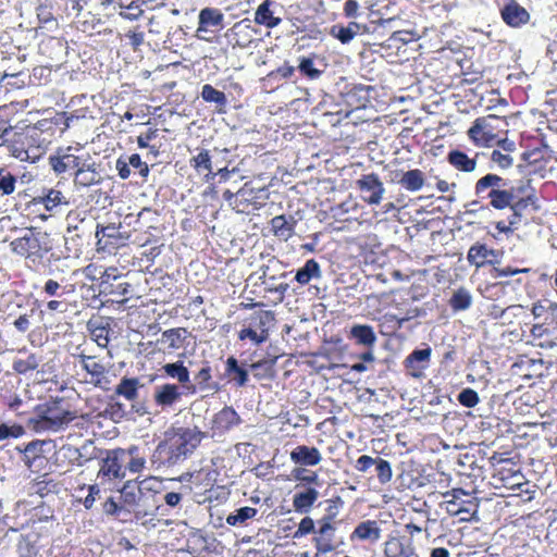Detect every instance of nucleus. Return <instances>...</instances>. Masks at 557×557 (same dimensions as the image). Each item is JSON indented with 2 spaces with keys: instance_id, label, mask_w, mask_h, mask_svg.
I'll return each instance as SVG.
<instances>
[{
  "instance_id": "32",
  "label": "nucleus",
  "mask_w": 557,
  "mask_h": 557,
  "mask_svg": "<svg viewBox=\"0 0 557 557\" xmlns=\"http://www.w3.org/2000/svg\"><path fill=\"white\" fill-rule=\"evenodd\" d=\"M271 231L275 237L287 242L295 234L296 220L289 215H275L271 221Z\"/></svg>"
},
{
  "instance_id": "33",
  "label": "nucleus",
  "mask_w": 557,
  "mask_h": 557,
  "mask_svg": "<svg viewBox=\"0 0 557 557\" xmlns=\"http://www.w3.org/2000/svg\"><path fill=\"white\" fill-rule=\"evenodd\" d=\"M348 338L352 339L356 345L363 346L364 348H373L376 343L373 327L368 324L351 325Z\"/></svg>"
},
{
  "instance_id": "44",
  "label": "nucleus",
  "mask_w": 557,
  "mask_h": 557,
  "mask_svg": "<svg viewBox=\"0 0 557 557\" xmlns=\"http://www.w3.org/2000/svg\"><path fill=\"white\" fill-rule=\"evenodd\" d=\"M41 362V357L36 352H28L25 358H15L12 369L17 374H26L36 370Z\"/></svg>"
},
{
  "instance_id": "4",
  "label": "nucleus",
  "mask_w": 557,
  "mask_h": 557,
  "mask_svg": "<svg viewBox=\"0 0 557 557\" xmlns=\"http://www.w3.org/2000/svg\"><path fill=\"white\" fill-rule=\"evenodd\" d=\"M42 132L35 125H26L22 128L13 127L2 145L9 154L20 161L36 162L44 153Z\"/></svg>"
},
{
  "instance_id": "36",
  "label": "nucleus",
  "mask_w": 557,
  "mask_h": 557,
  "mask_svg": "<svg viewBox=\"0 0 557 557\" xmlns=\"http://www.w3.org/2000/svg\"><path fill=\"white\" fill-rule=\"evenodd\" d=\"M189 165L198 173H205L207 180L213 178L211 154L208 149H198V152L189 159Z\"/></svg>"
},
{
  "instance_id": "11",
  "label": "nucleus",
  "mask_w": 557,
  "mask_h": 557,
  "mask_svg": "<svg viewBox=\"0 0 557 557\" xmlns=\"http://www.w3.org/2000/svg\"><path fill=\"white\" fill-rule=\"evenodd\" d=\"M499 117L494 114L478 117L468 129L467 135L478 147H492L497 138V126L494 125Z\"/></svg>"
},
{
  "instance_id": "9",
  "label": "nucleus",
  "mask_w": 557,
  "mask_h": 557,
  "mask_svg": "<svg viewBox=\"0 0 557 557\" xmlns=\"http://www.w3.org/2000/svg\"><path fill=\"white\" fill-rule=\"evenodd\" d=\"M248 327L238 332V338L245 341L249 338L256 345L268 341L269 329L275 322V314L271 310H259L246 319Z\"/></svg>"
},
{
  "instance_id": "18",
  "label": "nucleus",
  "mask_w": 557,
  "mask_h": 557,
  "mask_svg": "<svg viewBox=\"0 0 557 557\" xmlns=\"http://www.w3.org/2000/svg\"><path fill=\"white\" fill-rule=\"evenodd\" d=\"M500 252L490 248L486 244L476 243L468 250L467 259L471 265L483 268L487 264L495 265L499 263Z\"/></svg>"
},
{
  "instance_id": "29",
  "label": "nucleus",
  "mask_w": 557,
  "mask_h": 557,
  "mask_svg": "<svg viewBox=\"0 0 557 557\" xmlns=\"http://www.w3.org/2000/svg\"><path fill=\"white\" fill-rule=\"evenodd\" d=\"M224 376L228 382L234 383V385L238 387L245 386L249 380L248 370L239 364L237 358L234 356H230L225 360Z\"/></svg>"
},
{
  "instance_id": "26",
  "label": "nucleus",
  "mask_w": 557,
  "mask_h": 557,
  "mask_svg": "<svg viewBox=\"0 0 557 557\" xmlns=\"http://www.w3.org/2000/svg\"><path fill=\"white\" fill-rule=\"evenodd\" d=\"M102 181V176L98 170L96 161L87 159L85 164L78 168L74 174V183L77 186L89 187L91 185L99 184Z\"/></svg>"
},
{
  "instance_id": "34",
  "label": "nucleus",
  "mask_w": 557,
  "mask_h": 557,
  "mask_svg": "<svg viewBox=\"0 0 557 557\" xmlns=\"http://www.w3.org/2000/svg\"><path fill=\"white\" fill-rule=\"evenodd\" d=\"M62 203H67L64 194L60 189L48 188L42 190V195L34 197L28 206L44 205L47 212H52Z\"/></svg>"
},
{
  "instance_id": "38",
  "label": "nucleus",
  "mask_w": 557,
  "mask_h": 557,
  "mask_svg": "<svg viewBox=\"0 0 557 557\" xmlns=\"http://www.w3.org/2000/svg\"><path fill=\"white\" fill-rule=\"evenodd\" d=\"M424 173L420 169H411L401 174L398 184L409 191H417L424 185Z\"/></svg>"
},
{
  "instance_id": "63",
  "label": "nucleus",
  "mask_w": 557,
  "mask_h": 557,
  "mask_svg": "<svg viewBox=\"0 0 557 557\" xmlns=\"http://www.w3.org/2000/svg\"><path fill=\"white\" fill-rule=\"evenodd\" d=\"M23 434L24 429L18 424H13L12 426L0 424V442L8 438H18Z\"/></svg>"
},
{
  "instance_id": "45",
  "label": "nucleus",
  "mask_w": 557,
  "mask_h": 557,
  "mask_svg": "<svg viewBox=\"0 0 557 557\" xmlns=\"http://www.w3.org/2000/svg\"><path fill=\"white\" fill-rule=\"evenodd\" d=\"M358 27L356 22H349L348 26L333 24L330 29V36L336 38L342 45H348L356 36Z\"/></svg>"
},
{
  "instance_id": "20",
  "label": "nucleus",
  "mask_w": 557,
  "mask_h": 557,
  "mask_svg": "<svg viewBox=\"0 0 557 557\" xmlns=\"http://www.w3.org/2000/svg\"><path fill=\"white\" fill-rule=\"evenodd\" d=\"M82 368L90 375V383L95 386H101L107 381V366L96 356L78 354Z\"/></svg>"
},
{
  "instance_id": "59",
  "label": "nucleus",
  "mask_w": 557,
  "mask_h": 557,
  "mask_svg": "<svg viewBox=\"0 0 557 557\" xmlns=\"http://www.w3.org/2000/svg\"><path fill=\"white\" fill-rule=\"evenodd\" d=\"M458 400L466 408H474L480 401V397L475 389L467 387L459 393Z\"/></svg>"
},
{
  "instance_id": "50",
  "label": "nucleus",
  "mask_w": 557,
  "mask_h": 557,
  "mask_svg": "<svg viewBox=\"0 0 557 557\" xmlns=\"http://www.w3.org/2000/svg\"><path fill=\"white\" fill-rule=\"evenodd\" d=\"M185 333L184 329H169L162 332L161 341L166 344V347L170 349H177L182 346Z\"/></svg>"
},
{
  "instance_id": "2",
  "label": "nucleus",
  "mask_w": 557,
  "mask_h": 557,
  "mask_svg": "<svg viewBox=\"0 0 557 557\" xmlns=\"http://www.w3.org/2000/svg\"><path fill=\"white\" fill-rule=\"evenodd\" d=\"M207 437L208 434L196 426L172 428L157 445L154 457L164 466H176L189 458Z\"/></svg>"
},
{
  "instance_id": "40",
  "label": "nucleus",
  "mask_w": 557,
  "mask_h": 557,
  "mask_svg": "<svg viewBox=\"0 0 557 557\" xmlns=\"http://www.w3.org/2000/svg\"><path fill=\"white\" fill-rule=\"evenodd\" d=\"M321 265L314 259L307 260L296 273L295 280L300 285H308L314 278H321Z\"/></svg>"
},
{
  "instance_id": "17",
  "label": "nucleus",
  "mask_w": 557,
  "mask_h": 557,
  "mask_svg": "<svg viewBox=\"0 0 557 557\" xmlns=\"http://www.w3.org/2000/svg\"><path fill=\"white\" fill-rule=\"evenodd\" d=\"M115 168L117 170L119 176L122 180H127L131 177V168L136 169L137 173H139V175L144 178V182H147V177L149 176V164L145 162L138 153L119 157L115 163Z\"/></svg>"
},
{
  "instance_id": "47",
  "label": "nucleus",
  "mask_w": 557,
  "mask_h": 557,
  "mask_svg": "<svg viewBox=\"0 0 557 557\" xmlns=\"http://www.w3.org/2000/svg\"><path fill=\"white\" fill-rule=\"evenodd\" d=\"M140 381L138 377H122L121 382L115 388V393L124 396L128 400H136L138 398V388Z\"/></svg>"
},
{
  "instance_id": "61",
  "label": "nucleus",
  "mask_w": 557,
  "mask_h": 557,
  "mask_svg": "<svg viewBox=\"0 0 557 557\" xmlns=\"http://www.w3.org/2000/svg\"><path fill=\"white\" fill-rule=\"evenodd\" d=\"M510 488L511 490H518L519 494H517V495L521 496L524 502L532 500L534 498V494L536 493L535 490H531L530 488L529 482L524 481V480H520V481L513 482L510 485Z\"/></svg>"
},
{
  "instance_id": "56",
  "label": "nucleus",
  "mask_w": 557,
  "mask_h": 557,
  "mask_svg": "<svg viewBox=\"0 0 557 557\" xmlns=\"http://www.w3.org/2000/svg\"><path fill=\"white\" fill-rule=\"evenodd\" d=\"M375 472L376 478L381 484H386L392 480V467L387 460L375 458Z\"/></svg>"
},
{
  "instance_id": "24",
  "label": "nucleus",
  "mask_w": 557,
  "mask_h": 557,
  "mask_svg": "<svg viewBox=\"0 0 557 557\" xmlns=\"http://www.w3.org/2000/svg\"><path fill=\"white\" fill-rule=\"evenodd\" d=\"M431 347L414 349L405 359L404 366L408 373L414 377L422 375L423 370L429 367L431 359Z\"/></svg>"
},
{
  "instance_id": "57",
  "label": "nucleus",
  "mask_w": 557,
  "mask_h": 557,
  "mask_svg": "<svg viewBox=\"0 0 557 557\" xmlns=\"http://www.w3.org/2000/svg\"><path fill=\"white\" fill-rule=\"evenodd\" d=\"M16 177L5 170L0 168V193L2 195H10L15 189Z\"/></svg>"
},
{
  "instance_id": "25",
  "label": "nucleus",
  "mask_w": 557,
  "mask_h": 557,
  "mask_svg": "<svg viewBox=\"0 0 557 557\" xmlns=\"http://www.w3.org/2000/svg\"><path fill=\"white\" fill-rule=\"evenodd\" d=\"M381 537V528L375 520H364L359 522L349 534V541L374 543Z\"/></svg>"
},
{
  "instance_id": "55",
  "label": "nucleus",
  "mask_w": 557,
  "mask_h": 557,
  "mask_svg": "<svg viewBox=\"0 0 557 557\" xmlns=\"http://www.w3.org/2000/svg\"><path fill=\"white\" fill-rule=\"evenodd\" d=\"M57 488V484L53 482V480L42 479L39 481H36L32 484V492L30 495H38L40 497H45L51 493H54Z\"/></svg>"
},
{
  "instance_id": "48",
  "label": "nucleus",
  "mask_w": 557,
  "mask_h": 557,
  "mask_svg": "<svg viewBox=\"0 0 557 557\" xmlns=\"http://www.w3.org/2000/svg\"><path fill=\"white\" fill-rule=\"evenodd\" d=\"M472 305V296L467 288L460 287L454 292L449 299V306L454 311H463Z\"/></svg>"
},
{
  "instance_id": "35",
  "label": "nucleus",
  "mask_w": 557,
  "mask_h": 557,
  "mask_svg": "<svg viewBox=\"0 0 557 557\" xmlns=\"http://www.w3.org/2000/svg\"><path fill=\"white\" fill-rule=\"evenodd\" d=\"M531 313L535 319L543 320L544 324L557 323V302L548 299L537 300L531 308Z\"/></svg>"
},
{
  "instance_id": "64",
  "label": "nucleus",
  "mask_w": 557,
  "mask_h": 557,
  "mask_svg": "<svg viewBox=\"0 0 557 557\" xmlns=\"http://www.w3.org/2000/svg\"><path fill=\"white\" fill-rule=\"evenodd\" d=\"M293 475L297 481L300 482H306L309 484L319 483V474L317 472H309L306 469L295 468L293 470Z\"/></svg>"
},
{
  "instance_id": "49",
  "label": "nucleus",
  "mask_w": 557,
  "mask_h": 557,
  "mask_svg": "<svg viewBox=\"0 0 557 557\" xmlns=\"http://www.w3.org/2000/svg\"><path fill=\"white\" fill-rule=\"evenodd\" d=\"M274 359H262L251 363L250 368L253 371V375L259 379H271L274 376Z\"/></svg>"
},
{
  "instance_id": "22",
  "label": "nucleus",
  "mask_w": 557,
  "mask_h": 557,
  "mask_svg": "<svg viewBox=\"0 0 557 557\" xmlns=\"http://www.w3.org/2000/svg\"><path fill=\"white\" fill-rule=\"evenodd\" d=\"M384 557H417L410 539L405 536H391L383 544Z\"/></svg>"
},
{
  "instance_id": "60",
  "label": "nucleus",
  "mask_w": 557,
  "mask_h": 557,
  "mask_svg": "<svg viewBox=\"0 0 557 557\" xmlns=\"http://www.w3.org/2000/svg\"><path fill=\"white\" fill-rule=\"evenodd\" d=\"M51 70L46 66H36L33 69L30 82L35 85H46L50 81Z\"/></svg>"
},
{
  "instance_id": "43",
  "label": "nucleus",
  "mask_w": 557,
  "mask_h": 557,
  "mask_svg": "<svg viewBox=\"0 0 557 557\" xmlns=\"http://www.w3.org/2000/svg\"><path fill=\"white\" fill-rule=\"evenodd\" d=\"M38 29H57L58 20L52 13V7L48 3H40L36 8Z\"/></svg>"
},
{
  "instance_id": "13",
  "label": "nucleus",
  "mask_w": 557,
  "mask_h": 557,
  "mask_svg": "<svg viewBox=\"0 0 557 557\" xmlns=\"http://www.w3.org/2000/svg\"><path fill=\"white\" fill-rule=\"evenodd\" d=\"M319 528L313 539L317 549L315 557L336 549V523L334 515H326L318 521Z\"/></svg>"
},
{
  "instance_id": "3",
  "label": "nucleus",
  "mask_w": 557,
  "mask_h": 557,
  "mask_svg": "<svg viewBox=\"0 0 557 557\" xmlns=\"http://www.w3.org/2000/svg\"><path fill=\"white\" fill-rule=\"evenodd\" d=\"M147 467V458L136 445L108 450L102 459L98 476L107 481L124 480L127 472L140 473Z\"/></svg>"
},
{
  "instance_id": "62",
  "label": "nucleus",
  "mask_w": 557,
  "mask_h": 557,
  "mask_svg": "<svg viewBox=\"0 0 557 557\" xmlns=\"http://www.w3.org/2000/svg\"><path fill=\"white\" fill-rule=\"evenodd\" d=\"M90 334L92 339L98 344L99 347H107L110 338H109V330L106 326H95L90 329Z\"/></svg>"
},
{
  "instance_id": "16",
  "label": "nucleus",
  "mask_w": 557,
  "mask_h": 557,
  "mask_svg": "<svg viewBox=\"0 0 557 557\" xmlns=\"http://www.w3.org/2000/svg\"><path fill=\"white\" fill-rule=\"evenodd\" d=\"M214 485V473L210 470L200 469L189 476V490L194 495V499L199 504L212 500L210 493Z\"/></svg>"
},
{
  "instance_id": "41",
  "label": "nucleus",
  "mask_w": 557,
  "mask_h": 557,
  "mask_svg": "<svg viewBox=\"0 0 557 557\" xmlns=\"http://www.w3.org/2000/svg\"><path fill=\"white\" fill-rule=\"evenodd\" d=\"M162 371L170 377L175 379L182 386L186 387L190 383L189 371L183 361L169 362L162 366Z\"/></svg>"
},
{
  "instance_id": "42",
  "label": "nucleus",
  "mask_w": 557,
  "mask_h": 557,
  "mask_svg": "<svg viewBox=\"0 0 557 557\" xmlns=\"http://www.w3.org/2000/svg\"><path fill=\"white\" fill-rule=\"evenodd\" d=\"M410 319L407 314L384 313L379 318V326L383 334H393Z\"/></svg>"
},
{
  "instance_id": "8",
  "label": "nucleus",
  "mask_w": 557,
  "mask_h": 557,
  "mask_svg": "<svg viewBox=\"0 0 557 557\" xmlns=\"http://www.w3.org/2000/svg\"><path fill=\"white\" fill-rule=\"evenodd\" d=\"M98 251L115 253L131 244V234L121 224H98L96 230Z\"/></svg>"
},
{
  "instance_id": "39",
  "label": "nucleus",
  "mask_w": 557,
  "mask_h": 557,
  "mask_svg": "<svg viewBox=\"0 0 557 557\" xmlns=\"http://www.w3.org/2000/svg\"><path fill=\"white\" fill-rule=\"evenodd\" d=\"M496 471L495 478H498L503 482V485L509 488L513 482L524 480L523 474L517 466L509 461H503Z\"/></svg>"
},
{
  "instance_id": "58",
  "label": "nucleus",
  "mask_w": 557,
  "mask_h": 557,
  "mask_svg": "<svg viewBox=\"0 0 557 557\" xmlns=\"http://www.w3.org/2000/svg\"><path fill=\"white\" fill-rule=\"evenodd\" d=\"M491 161L500 169H509L513 165V158L511 154L502 151L500 149H494L491 153Z\"/></svg>"
},
{
  "instance_id": "37",
  "label": "nucleus",
  "mask_w": 557,
  "mask_h": 557,
  "mask_svg": "<svg viewBox=\"0 0 557 557\" xmlns=\"http://www.w3.org/2000/svg\"><path fill=\"white\" fill-rule=\"evenodd\" d=\"M319 491L314 487H307L302 492H298L293 497V506L297 512H308L315 502L319 499Z\"/></svg>"
},
{
  "instance_id": "5",
  "label": "nucleus",
  "mask_w": 557,
  "mask_h": 557,
  "mask_svg": "<svg viewBox=\"0 0 557 557\" xmlns=\"http://www.w3.org/2000/svg\"><path fill=\"white\" fill-rule=\"evenodd\" d=\"M75 419L77 413L70 410L69 403L63 397H55L36 405L32 421L37 429L59 431Z\"/></svg>"
},
{
  "instance_id": "51",
  "label": "nucleus",
  "mask_w": 557,
  "mask_h": 557,
  "mask_svg": "<svg viewBox=\"0 0 557 557\" xmlns=\"http://www.w3.org/2000/svg\"><path fill=\"white\" fill-rule=\"evenodd\" d=\"M298 70L302 76L309 79H318L322 76L323 72L315 67L313 57H302L299 59Z\"/></svg>"
},
{
  "instance_id": "27",
  "label": "nucleus",
  "mask_w": 557,
  "mask_h": 557,
  "mask_svg": "<svg viewBox=\"0 0 557 557\" xmlns=\"http://www.w3.org/2000/svg\"><path fill=\"white\" fill-rule=\"evenodd\" d=\"M227 44L232 48H247L251 41V28L248 24L236 22L225 34Z\"/></svg>"
},
{
  "instance_id": "21",
  "label": "nucleus",
  "mask_w": 557,
  "mask_h": 557,
  "mask_svg": "<svg viewBox=\"0 0 557 557\" xmlns=\"http://www.w3.org/2000/svg\"><path fill=\"white\" fill-rule=\"evenodd\" d=\"M505 24L509 27H522L530 21V13L517 0H509L500 10Z\"/></svg>"
},
{
  "instance_id": "10",
  "label": "nucleus",
  "mask_w": 557,
  "mask_h": 557,
  "mask_svg": "<svg viewBox=\"0 0 557 557\" xmlns=\"http://www.w3.org/2000/svg\"><path fill=\"white\" fill-rule=\"evenodd\" d=\"M445 497H450L445 500L446 512L459 517L460 521H470L476 513L478 504L471 494L462 490H454L451 494H445Z\"/></svg>"
},
{
  "instance_id": "53",
  "label": "nucleus",
  "mask_w": 557,
  "mask_h": 557,
  "mask_svg": "<svg viewBox=\"0 0 557 557\" xmlns=\"http://www.w3.org/2000/svg\"><path fill=\"white\" fill-rule=\"evenodd\" d=\"M16 552L18 557H36L38 555V548L29 535L20 536L16 543Z\"/></svg>"
},
{
  "instance_id": "7",
  "label": "nucleus",
  "mask_w": 557,
  "mask_h": 557,
  "mask_svg": "<svg viewBox=\"0 0 557 557\" xmlns=\"http://www.w3.org/2000/svg\"><path fill=\"white\" fill-rule=\"evenodd\" d=\"M91 159L89 152L83 151L81 148L67 146L58 148L55 153L49 157V165L55 174L71 173L75 174L78 168Z\"/></svg>"
},
{
  "instance_id": "46",
  "label": "nucleus",
  "mask_w": 557,
  "mask_h": 557,
  "mask_svg": "<svg viewBox=\"0 0 557 557\" xmlns=\"http://www.w3.org/2000/svg\"><path fill=\"white\" fill-rule=\"evenodd\" d=\"M258 515V509L249 506L242 507L226 517V524L230 527H245L247 521Z\"/></svg>"
},
{
  "instance_id": "15",
  "label": "nucleus",
  "mask_w": 557,
  "mask_h": 557,
  "mask_svg": "<svg viewBox=\"0 0 557 557\" xmlns=\"http://www.w3.org/2000/svg\"><path fill=\"white\" fill-rule=\"evenodd\" d=\"M224 15L216 8H203L198 14V26L196 28V37L199 40L211 41V37L207 35H213L220 32L223 27Z\"/></svg>"
},
{
  "instance_id": "6",
  "label": "nucleus",
  "mask_w": 557,
  "mask_h": 557,
  "mask_svg": "<svg viewBox=\"0 0 557 557\" xmlns=\"http://www.w3.org/2000/svg\"><path fill=\"white\" fill-rule=\"evenodd\" d=\"M11 251L32 262H40L51 250L47 235L36 228H28L26 232L10 243Z\"/></svg>"
},
{
  "instance_id": "19",
  "label": "nucleus",
  "mask_w": 557,
  "mask_h": 557,
  "mask_svg": "<svg viewBox=\"0 0 557 557\" xmlns=\"http://www.w3.org/2000/svg\"><path fill=\"white\" fill-rule=\"evenodd\" d=\"M152 398L158 408L166 410V408H172L173 405L181 400V387L175 383H163L157 385L153 389Z\"/></svg>"
},
{
  "instance_id": "1",
  "label": "nucleus",
  "mask_w": 557,
  "mask_h": 557,
  "mask_svg": "<svg viewBox=\"0 0 557 557\" xmlns=\"http://www.w3.org/2000/svg\"><path fill=\"white\" fill-rule=\"evenodd\" d=\"M474 195L472 205L486 203L493 210L509 208L512 211L507 222L499 220L494 224L495 230L505 235L513 234L522 219V211L536 203V189L532 187L530 180H520L512 184L508 178L493 172L478 178Z\"/></svg>"
},
{
  "instance_id": "28",
  "label": "nucleus",
  "mask_w": 557,
  "mask_h": 557,
  "mask_svg": "<svg viewBox=\"0 0 557 557\" xmlns=\"http://www.w3.org/2000/svg\"><path fill=\"white\" fill-rule=\"evenodd\" d=\"M276 4L273 0H263L255 12V23L262 25L269 29L277 27L282 23V17H277L273 11V7Z\"/></svg>"
},
{
  "instance_id": "30",
  "label": "nucleus",
  "mask_w": 557,
  "mask_h": 557,
  "mask_svg": "<svg viewBox=\"0 0 557 557\" xmlns=\"http://www.w3.org/2000/svg\"><path fill=\"white\" fill-rule=\"evenodd\" d=\"M195 384H188L190 392L218 389V384L212 380V368L208 360H203L199 370L194 374Z\"/></svg>"
},
{
  "instance_id": "14",
  "label": "nucleus",
  "mask_w": 557,
  "mask_h": 557,
  "mask_svg": "<svg viewBox=\"0 0 557 557\" xmlns=\"http://www.w3.org/2000/svg\"><path fill=\"white\" fill-rule=\"evenodd\" d=\"M243 423L239 413L233 407L225 405L220 411L213 413L210 420V435L211 437H221L231 432L233 429Z\"/></svg>"
},
{
  "instance_id": "52",
  "label": "nucleus",
  "mask_w": 557,
  "mask_h": 557,
  "mask_svg": "<svg viewBox=\"0 0 557 557\" xmlns=\"http://www.w3.org/2000/svg\"><path fill=\"white\" fill-rule=\"evenodd\" d=\"M532 272V269H529V268H516V267H512V265H507V267H496V264L493 267V269L491 270L490 274L493 278L497 280V278H507V277H510V276H516V275H519V274H529Z\"/></svg>"
},
{
  "instance_id": "54",
  "label": "nucleus",
  "mask_w": 557,
  "mask_h": 557,
  "mask_svg": "<svg viewBox=\"0 0 557 557\" xmlns=\"http://www.w3.org/2000/svg\"><path fill=\"white\" fill-rule=\"evenodd\" d=\"M201 98L206 102H213L219 106L226 103V97L223 91L215 89L213 86L206 84L201 88Z\"/></svg>"
},
{
  "instance_id": "31",
  "label": "nucleus",
  "mask_w": 557,
  "mask_h": 557,
  "mask_svg": "<svg viewBox=\"0 0 557 557\" xmlns=\"http://www.w3.org/2000/svg\"><path fill=\"white\" fill-rule=\"evenodd\" d=\"M479 153L474 157H470L467 152L460 149H451L447 153L448 163L460 172H473L478 166Z\"/></svg>"
},
{
  "instance_id": "23",
  "label": "nucleus",
  "mask_w": 557,
  "mask_h": 557,
  "mask_svg": "<svg viewBox=\"0 0 557 557\" xmlns=\"http://www.w3.org/2000/svg\"><path fill=\"white\" fill-rule=\"evenodd\" d=\"M290 460L297 468L306 469L315 467L323 460L321 451L317 447L299 445L290 453Z\"/></svg>"
},
{
  "instance_id": "12",
  "label": "nucleus",
  "mask_w": 557,
  "mask_h": 557,
  "mask_svg": "<svg viewBox=\"0 0 557 557\" xmlns=\"http://www.w3.org/2000/svg\"><path fill=\"white\" fill-rule=\"evenodd\" d=\"M355 186L362 201L368 205H379L383 199L385 187L380 176L374 172L361 174L355 181Z\"/></svg>"
}]
</instances>
